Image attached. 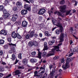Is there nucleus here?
<instances>
[{
	"mask_svg": "<svg viewBox=\"0 0 78 78\" xmlns=\"http://www.w3.org/2000/svg\"><path fill=\"white\" fill-rule=\"evenodd\" d=\"M28 23L26 21H23L22 23V25L23 27H27Z\"/></svg>",
	"mask_w": 78,
	"mask_h": 78,
	"instance_id": "nucleus-11",
	"label": "nucleus"
},
{
	"mask_svg": "<svg viewBox=\"0 0 78 78\" xmlns=\"http://www.w3.org/2000/svg\"><path fill=\"white\" fill-rule=\"evenodd\" d=\"M33 9L34 11H37V7H35Z\"/></svg>",
	"mask_w": 78,
	"mask_h": 78,
	"instance_id": "nucleus-63",
	"label": "nucleus"
},
{
	"mask_svg": "<svg viewBox=\"0 0 78 78\" xmlns=\"http://www.w3.org/2000/svg\"><path fill=\"white\" fill-rule=\"evenodd\" d=\"M59 58V56H55L54 57V59L55 60H57Z\"/></svg>",
	"mask_w": 78,
	"mask_h": 78,
	"instance_id": "nucleus-37",
	"label": "nucleus"
},
{
	"mask_svg": "<svg viewBox=\"0 0 78 78\" xmlns=\"http://www.w3.org/2000/svg\"><path fill=\"white\" fill-rule=\"evenodd\" d=\"M18 69H24V67L23 66H18Z\"/></svg>",
	"mask_w": 78,
	"mask_h": 78,
	"instance_id": "nucleus-29",
	"label": "nucleus"
},
{
	"mask_svg": "<svg viewBox=\"0 0 78 78\" xmlns=\"http://www.w3.org/2000/svg\"><path fill=\"white\" fill-rule=\"evenodd\" d=\"M13 50H14V48H13V49H12V50H10L9 51V53L10 54L11 53H13Z\"/></svg>",
	"mask_w": 78,
	"mask_h": 78,
	"instance_id": "nucleus-35",
	"label": "nucleus"
},
{
	"mask_svg": "<svg viewBox=\"0 0 78 78\" xmlns=\"http://www.w3.org/2000/svg\"><path fill=\"white\" fill-rule=\"evenodd\" d=\"M33 43V45H34V46H37V43L36 42H34Z\"/></svg>",
	"mask_w": 78,
	"mask_h": 78,
	"instance_id": "nucleus-40",
	"label": "nucleus"
},
{
	"mask_svg": "<svg viewBox=\"0 0 78 78\" xmlns=\"http://www.w3.org/2000/svg\"><path fill=\"white\" fill-rule=\"evenodd\" d=\"M18 9L16 7H14L12 8V10L14 11H16Z\"/></svg>",
	"mask_w": 78,
	"mask_h": 78,
	"instance_id": "nucleus-33",
	"label": "nucleus"
},
{
	"mask_svg": "<svg viewBox=\"0 0 78 78\" xmlns=\"http://www.w3.org/2000/svg\"><path fill=\"white\" fill-rule=\"evenodd\" d=\"M22 62L23 64H27V59H24L22 61Z\"/></svg>",
	"mask_w": 78,
	"mask_h": 78,
	"instance_id": "nucleus-24",
	"label": "nucleus"
},
{
	"mask_svg": "<svg viewBox=\"0 0 78 78\" xmlns=\"http://www.w3.org/2000/svg\"><path fill=\"white\" fill-rule=\"evenodd\" d=\"M34 30H33L30 33V37H33L34 36Z\"/></svg>",
	"mask_w": 78,
	"mask_h": 78,
	"instance_id": "nucleus-21",
	"label": "nucleus"
},
{
	"mask_svg": "<svg viewBox=\"0 0 78 78\" xmlns=\"http://www.w3.org/2000/svg\"><path fill=\"white\" fill-rule=\"evenodd\" d=\"M4 9V6L3 5H0V11H2Z\"/></svg>",
	"mask_w": 78,
	"mask_h": 78,
	"instance_id": "nucleus-34",
	"label": "nucleus"
},
{
	"mask_svg": "<svg viewBox=\"0 0 78 78\" xmlns=\"http://www.w3.org/2000/svg\"><path fill=\"white\" fill-rule=\"evenodd\" d=\"M30 61L31 63H34L37 62V60L35 58H32L30 59Z\"/></svg>",
	"mask_w": 78,
	"mask_h": 78,
	"instance_id": "nucleus-17",
	"label": "nucleus"
},
{
	"mask_svg": "<svg viewBox=\"0 0 78 78\" xmlns=\"http://www.w3.org/2000/svg\"><path fill=\"white\" fill-rule=\"evenodd\" d=\"M9 2V1L8 0H5V5H7Z\"/></svg>",
	"mask_w": 78,
	"mask_h": 78,
	"instance_id": "nucleus-45",
	"label": "nucleus"
},
{
	"mask_svg": "<svg viewBox=\"0 0 78 78\" xmlns=\"http://www.w3.org/2000/svg\"><path fill=\"white\" fill-rule=\"evenodd\" d=\"M70 30L71 31H73V27H71L70 28Z\"/></svg>",
	"mask_w": 78,
	"mask_h": 78,
	"instance_id": "nucleus-61",
	"label": "nucleus"
},
{
	"mask_svg": "<svg viewBox=\"0 0 78 78\" xmlns=\"http://www.w3.org/2000/svg\"><path fill=\"white\" fill-rule=\"evenodd\" d=\"M30 34H27L26 36H25V38L26 39H28L30 38Z\"/></svg>",
	"mask_w": 78,
	"mask_h": 78,
	"instance_id": "nucleus-32",
	"label": "nucleus"
},
{
	"mask_svg": "<svg viewBox=\"0 0 78 78\" xmlns=\"http://www.w3.org/2000/svg\"><path fill=\"white\" fill-rule=\"evenodd\" d=\"M45 36H51V35L50 34L48 31H45Z\"/></svg>",
	"mask_w": 78,
	"mask_h": 78,
	"instance_id": "nucleus-25",
	"label": "nucleus"
},
{
	"mask_svg": "<svg viewBox=\"0 0 78 78\" xmlns=\"http://www.w3.org/2000/svg\"><path fill=\"white\" fill-rule=\"evenodd\" d=\"M39 36L40 37H42V34L41 33H40L39 34Z\"/></svg>",
	"mask_w": 78,
	"mask_h": 78,
	"instance_id": "nucleus-58",
	"label": "nucleus"
},
{
	"mask_svg": "<svg viewBox=\"0 0 78 78\" xmlns=\"http://www.w3.org/2000/svg\"><path fill=\"white\" fill-rule=\"evenodd\" d=\"M19 73H20V71L19 70H16L15 72V75H19Z\"/></svg>",
	"mask_w": 78,
	"mask_h": 78,
	"instance_id": "nucleus-27",
	"label": "nucleus"
},
{
	"mask_svg": "<svg viewBox=\"0 0 78 78\" xmlns=\"http://www.w3.org/2000/svg\"><path fill=\"white\" fill-rule=\"evenodd\" d=\"M3 73H0V78H2L3 77Z\"/></svg>",
	"mask_w": 78,
	"mask_h": 78,
	"instance_id": "nucleus-53",
	"label": "nucleus"
},
{
	"mask_svg": "<svg viewBox=\"0 0 78 78\" xmlns=\"http://www.w3.org/2000/svg\"><path fill=\"white\" fill-rule=\"evenodd\" d=\"M56 70L55 69H52L51 72H52L54 73H55V72H56Z\"/></svg>",
	"mask_w": 78,
	"mask_h": 78,
	"instance_id": "nucleus-41",
	"label": "nucleus"
},
{
	"mask_svg": "<svg viewBox=\"0 0 78 78\" xmlns=\"http://www.w3.org/2000/svg\"><path fill=\"white\" fill-rule=\"evenodd\" d=\"M28 45L29 47H32L33 45V42L32 41L29 42Z\"/></svg>",
	"mask_w": 78,
	"mask_h": 78,
	"instance_id": "nucleus-20",
	"label": "nucleus"
},
{
	"mask_svg": "<svg viewBox=\"0 0 78 78\" xmlns=\"http://www.w3.org/2000/svg\"><path fill=\"white\" fill-rule=\"evenodd\" d=\"M10 76H11V74H10L8 76H7L6 77L7 78H9V77H10Z\"/></svg>",
	"mask_w": 78,
	"mask_h": 78,
	"instance_id": "nucleus-59",
	"label": "nucleus"
},
{
	"mask_svg": "<svg viewBox=\"0 0 78 78\" xmlns=\"http://www.w3.org/2000/svg\"><path fill=\"white\" fill-rule=\"evenodd\" d=\"M3 13H4V14H6V12H7L6 11V10L5 9H4L3 10Z\"/></svg>",
	"mask_w": 78,
	"mask_h": 78,
	"instance_id": "nucleus-49",
	"label": "nucleus"
},
{
	"mask_svg": "<svg viewBox=\"0 0 78 78\" xmlns=\"http://www.w3.org/2000/svg\"><path fill=\"white\" fill-rule=\"evenodd\" d=\"M45 12V9L44 8H42L39 10L38 11V14L41 15L44 14Z\"/></svg>",
	"mask_w": 78,
	"mask_h": 78,
	"instance_id": "nucleus-7",
	"label": "nucleus"
},
{
	"mask_svg": "<svg viewBox=\"0 0 78 78\" xmlns=\"http://www.w3.org/2000/svg\"><path fill=\"white\" fill-rule=\"evenodd\" d=\"M64 59L62 58L61 60V62H64Z\"/></svg>",
	"mask_w": 78,
	"mask_h": 78,
	"instance_id": "nucleus-62",
	"label": "nucleus"
},
{
	"mask_svg": "<svg viewBox=\"0 0 78 78\" xmlns=\"http://www.w3.org/2000/svg\"><path fill=\"white\" fill-rule=\"evenodd\" d=\"M54 48H53L51 49V52H52L53 53L55 52V51H56V49H59V47L58 46H54Z\"/></svg>",
	"mask_w": 78,
	"mask_h": 78,
	"instance_id": "nucleus-10",
	"label": "nucleus"
},
{
	"mask_svg": "<svg viewBox=\"0 0 78 78\" xmlns=\"http://www.w3.org/2000/svg\"><path fill=\"white\" fill-rule=\"evenodd\" d=\"M4 48H5V49H7V48H8V46L7 45H5L4 46Z\"/></svg>",
	"mask_w": 78,
	"mask_h": 78,
	"instance_id": "nucleus-56",
	"label": "nucleus"
},
{
	"mask_svg": "<svg viewBox=\"0 0 78 78\" xmlns=\"http://www.w3.org/2000/svg\"><path fill=\"white\" fill-rule=\"evenodd\" d=\"M21 13L23 15H25L27 13V11L26 10H23L21 11Z\"/></svg>",
	"mask_w": 78,
	"mask_h": 78,
	"instance_id": "nucleus-16",
	"label": "nucleus"
},
{
	"mask_svg": "<svg viewBox=\"0 0 78 78\" xmlns=\"http://www.w3.org/2000/svg\"><path fill=\"white\" fill-rule=\"evenodd\" d=\"M34 76H39V75H37V71H36L34 72Z\"/></svg>",
	"mask_w": 78,
	"mask_h": 78,
	"instance_id": "nucleus-28",
	"label": "nucleus"
},
{
	"mask_svg": "<svg viewBox=\"0 0 78 78\" xmlns=\"http://www.w3.org/2000/svg\"><path fill=\"white\" fill-rule=\"evenodd\" d=\"M73 52H77L78 51V47H76L73 49Z\"/></svg>",
	"mask_w": 78,
	"mask_h": 78,
	"instance_id": "nucleus-23",
	"label": "nucleus"
},
{
	"mask_svg": "<svg viewBox=\"0 0 78 78\" xmlns=\"http://www.w3.org/2000/svg\"><path fill=\"white\" fill-rule=\"evenodd\" d=\"M60 11L62 12H66V9L67 8L66 5H63L61 6L60 7Z\"/></svg>",
	"mask_w": 78,
	"mask_h": 78,
	"instance_id": "nucleus-3",
	"label": "nucleus"
},
{
	"mask_svg": "<svg viewBox=\"0 0 78 78\" xmlns=\"http://www.w3.org/2000/svg\"><path fill=\"white\" fill-rule=\"evenodd\" d=\"M39 19L40 20H42V17L41 16H39Z\"/></svg>",
	"mask_w": 78,
	"mask_h": 78,
	"instance_id": "nucleus-64",
	"label": "nucleus"
},
{
	"mask_svg": "<svg viewBox=\"0 0 78 78\" xmlns=\"http://www.w3.org/2000/svg\"><path fill=\"white\" fill-rule=\"evenodd\" d=\"M7 40L9 42H11V38H8L7 39Z\"/></svg>",
	"mask_w": 78,
	"mask_h": 78,
	"instance_id": "nucleus-51",
	"label": "nucleus"
},
{
	"mask_svg": "<svg viewBox=\"0 0 78 78\" xmlns=\"http://www.w3.org/2000/svg\"><path fill=\"white\" fill-rule=\"evenodd\" d=\"M18 58H20V59H22V54L20 53L19 54L18 56Z\"/></svg>",
	"mask_w": 78,
	"mask_h": 78,
	"instance_id": "nucleus-44",
	"label": "nucleus"
},
{
	"mask_svg": "<svg viewBox=\"0 0 78 78\" xmlns=\"http://www.w3.org/2000/svg\"><path fill=\"white\" fill-rule=\"evenodd\" d=\"M54 55V53H50L48 54V55H47V57H49V56H51L52 55Z\"/></svg>",
	"mask_w": 78,
	"mask_h": 78,
	"instance_id": "nucleus-30",
	"label": "nucleus"
},
{
	"mask_svg": "<svg viewBox=\"0 0 78 78\" xmlns=\"http://www.w3.org/2000/svg\"><path fill=\"white\" fill-rule=\"evenodd\" d=\"M62 19L60 17H58L56 20H52V22L54 25H56V26L59 27V31L60 33H62L63 31V27L62 26V24L60 23V21H62Z\"/></svg>",
	"mask_w": 78,
	"mask_h": 78,
	"instance_id": "nucleus-1",
	"label": "nucleus"
},
{
	"mask_svg": "<svg viewBox=\"0 0 78 78\" xmlns=\"http://www.w3.org/2000/svg\"><path fill=\"white\" fill-rule=\"evenodd\" d=\"M16 5L17 6H22V3L21 2H17L16 3Z\"/></svg>",
	"mask_w": 78,
	"mask_h": 78,
	"instance_id": "nucleus-31",
	"label": "nucleus"
},
{
	"mask_svg": "<svg viewBox=\"0 0 78 78\" xmlns=\"http://www.w3.org/2000/svg\"><path fill=\"white\" fill-rule=\"evenodd\" d=\"M3 51H0V55H3Z\"/></svg>",
	"mask_w": 78,
	"mask_h": 78,
	"instance_id": "nucleus-60",
	"label": "nucleus"
},
{
	"mask_svg": "<svg viewBox=\"0 0 78 78\" xmlns=\"http://www.w3.org/2000/svg\"><path fill=\"white\" fill-rule=\"evenodd\" d=\"M70 10L67 11L66 12V15H68L69 14H70Z\"/></svg>",
	"mask_w": 78,
	"mask_h": 78,
	"instance_id": "nucleus-50",
	"label": "nucleus"
},
{
	"mask_svg": "<svg viewBox=\"0 0 78 78\" xmlns=\"http://www.w3.org/2000/svg\"><path fill=\"white\" fill-rule=\"evenodd\" d=\"M64 3H65V1H64V0H62L60 2V3L61 5H64Z\"/></svg>",
	"mask_w": 78,
	"mask_h": 78,
	"instance_id": "nucleus-38",
	"label": "nucleus"
},
{
	"mask_svg": "<svg viewBox=\"0 0 78 78\" xmlns=\"http://www.w3.org/2000/svg\"><path fill=\"white\" fill-rule=\"evenodd\" d=\"M75 27L76 28H78V24L75 25Z\"/></svg>",
	"mask_w": 78,
	"mask_h": 78,
	"instance_id": "nucleus-54",
	"label": "nucleus"
},
{
	"mask_svg": "<svg viewBox=\"0 0 78 78\" xmlns=\"http://www.w3.org/2000/svg\"><path fill=\"white\" fill-rule=\"evenodd\" d=\"M54 13L55 14H57L58 16H61L62 17H63L64 16L63 14L61 12L59 11H56Z\"/></svg>",
	"mask_w": 78,
	"mask_h": 78,
	"instance_id": "nucleus-8",
	"label": "nucleus"
},
{
	"mask_svg": "<svg viewBox=\"0 0 78 78\" xmlns=\"http://www.w3.org/2000/svg\"><path fill=\"white\" fill-rule=\"evenodd\" d=\"M30 2L32 3H33L34 2V0H29Z\"/></svg>",
	"mask_w": 78,
	"mask_h": 78,
	"instance_id": "nucleus-57",
	"label": "nucleus"
},
{
	"mask_svg": "<svg viewBox=\"0 0 78 78\" xmlns=\"http://www.w3.org/2000/svg\"><path fill=\"white\" fill-rule=\"evenodd\" d=\"M17 34L16 33L14 32H12V36L13 38L15 39L17 37Z\"/></svg>",
	"mask_w": 78,
	"mask_h": 78,
	"instance_id": "nucleus-9",
	"label": "nucleus"
},
{
	"mask_svg": "<svg viewBox=\"0 0 78 78\" xmlns=\"http://www.w3.org/2000/svg\"><path fill=\"white\" fill-rule=\"evenodd\" d=\"M47 74L46 73H45L44 75V76H43V77H42V78H46V77H47Z\"/></svg>",
	"mask_w": 78,
	"mask_h": 78,
	"instance_id": "nucleus-42",
	"label": "nucleus"
},
{
	"mask_svg": "<svg viewBox=\"0 0 78 78\" xmlns=\"http://www.w3.org/2000/svg\"><path fill=\"white\" fill-rule=\"evenodd\" d=\"M54 73H52V72H51L50 74H49V76L50 78H53L54 77Z\"/></svg>",
	"mask_w": 78,
	"mask_h": 78,
	"instance_id": "nucleus-18",
	"label": "nucleus"
},
{
	"mask_svg": "<svg viewBox=\"0 0 78 78\" xmlns=\"http://www.w3.org/2000/svg\"><path fill=\"white\" fill-rule=\"evenodd\" d=\"M36 52L35 51L32 52L31 53V55H32V56H34L36 55Z\"/></svg>",
	"mask_w": 78,
	"mask_h": 78,
	"instance_id": "nucleus-46",
	"label": "nucleus"
},
{
	"mask_svg": "<svg viewBox=\"0 0 78 78\" xmlns=\"http://www.w3.org/2000/svg\"><path fill=\"white\" fill-rule=\"evenodd\" d=\"M5 42V41L3 40H0V44H4V42Z\"/></svg>",
	"mask_w": 78,
	"mask_h": 78,
	"instance_id": "nucleus-36",
	"label": "nucleus"
},
{
	"mask_svg": "<svg viewBox=\"0 0 78 78\" xmlns=\"http://www.w3.org/2000/svg\"><path fill=\"white\" fill-rule=\"evenodd\" d=\"M9 16V14L8 13H5L3 16L4 19H7Z\"/></svg>",
	"mask_w": 78,
	"mask_h": 78,
	"instance_id": "nucleus-15",
	"label": "nucleus"
},
{
	"mask_svg": "<svg viewBox=\"0 0 78 78\" xmlns=\"http://www.w3.org/2000/svg\"><path fill=\"white\" fill-rule=\"evenodd\" d=\"M55 42V40H53V41H50L48 42V44L49 45H53V43H54V42Z\"/></svg>",
	"mask_w": 78,
	"mask_h": 78,
	"instance_id": "nucleus-19",
	"label": "nucleus"
},
{
	"mask_svg": "<svg viewBox=\"0 0 78 78\" xmlns=\"http://www.w3.org/2000/svg\"><path fill=\"white\" fill-rule=\"evenodd\" d=\"M64 34L63 33H61L60 34V40L59 43H61V42H62L64 41Z\"/></svg>",
	"mask_w": 78,
	"mask_h": 78,
	"instance_id": "nucleus-5",
	"label": "nucleus"
},
{
	"mask_svg": "<svg viewBox=\"0 0 78 78\" xmlns=\"http://www.w3.org/2000/svg\"><path fill=\"white\" fill-rule=\"evenodd\" d=\"M17 38L18 39H22V37H21V36H20V35L19 34H17Z\"/></svg>",
	"mask_w": 78,
	"mask_h": 78,
	"instance_id": "nucleus-43",
	"label": "nucleus"
},
{
	"mask_svg": "<svg viewBox=\"0 0 78 78\" xmlns=\"http://www.w3.org/2000/svg\"><path fill=\"white\" fill-rule=\"evenodd\" d=\"M0 72H3L4 71V69L2 67H0Z\"/></svg>",
	"mask_w": 78,
	"mask_h": 78,
	"instance_id": "nucleus-48",
	"label": "nucleus"
},
{
	"mask_svg": "<svg viewBox=\"0 0 78 78\" xmlns=\"http://www.w3.org/2000/svg\"><path fill=\"white\" fill-rule=\"evenodd\" d=\"M24 2H27V3H30V2L28 0H23Z\"/></svg>",
	"mask_w": 78,
	"mask_h": 78,
	"instance_id": "nucleus-52",
	"label": "nucleus"
},
{
	"mask_svg": "<svg viewBox=\"0 0 78 78\" xmlns=\"http://www.w3.org/2000/svg\"><path fill=\"white\" fill-rule=\"evenodd\" d=\"M75 58V57H74L73 58H68L66 59V62L65 64V65H63L62 66L63 70H66V69H68V68L70 67V65L69 63L70 61H73V59H74Z\"/></svg>",
	"mask_w": 78,
	"mask_h": 78,
	"instance_id": "nucleus-2",
	"label": "nucleus"
},
{
	"mask_svg": "<svg viewBox=\"0 0 78 78\" xmlns=\"http://www.w3.org/2000/svg\"><path fill=\"white\" fill-rule=\"evenodd\" d=\"M73 55V52L71 53L69 55V57H70V56H72Z\"/></svg>",
	"mask_w": 78,
	"mask_h": 78,
	"instance_id": "nucleus-55",
	"label": "nucleus"
},
{
	"mask_svg": "<svg viewBox=\"0 0 78 78\" xmlns=\"http://www.w3.org/2000/svg\"><path fill=\"white\" fill-rule=\"evenodd\" d=\"M49 68L50 69V70H51V68H53V69H56V66L53 65H50Z\"/></svg>",
	"mask_w": 78,
	"mask_h": 78,
	"instance_id": "nucleus-22",
	"label": "nucleus"
},
{
	"mask_svg": "<svg viewBox=\"0 0 78 78\" xmlns=\"http://www.w3.org/2000/svg\"><path fill=\"white\" fill-rule=\"evenodd\" d=\"M24 8H25L28 11L31 10V8L28 6V5L27 4H25L24 6Z\"/></svg>",
	"mask_w": 78,
	"mask_h": 78,
	"instance_id": "nucleus-12",
	"label": "nucleus"
},
{
	"mask_svg": "<svg viewBox=\"0 0 78 78\" xmlns=\"http://www.w3.org/2000/svg\"><path fill=\"white\" fill-rule=\"evenodd\" d=\"M17 17H18V16L17 15V14H14L12 16V20L13 21V22H15V21L16 20V19Z\"/></svg>",
	"mask_w": 78,
	"mask_h": 78,
	"instance_id": "nucleus-6",
	"label": "nucleus"
},
{
	"mask_svg": "<svg viewBox=\"0 0 78 78\" xmlns=\"http://www.w3.org/2000/svg\"><path fill=\"white\" fill-rule=\"evenodd\" d=\"M12 58L11 59H12L13 61L15 60V59H16V56H15V55L14 54L12 55Z\"/></svg>",
	"mask_w": 78,
	"mask_h": 78,
	"instance_id": "nucleus-26",
	"label": "nucleus"
},
{
	"mask_svg": "<svg viewBox=\"0 0 78 78\" xmlns=\"http://www.w3.org/2000/svg\"><path fill=\"white\" fill-rule=\"evenodd\" d=\"M41 54L42 56H45V55H47V52H43L42 53L41 52H39L38 53L37 58H39V59H41Z\"/></svg>",
	"mask_w": 78,
	"mask_h": 78,
	"instance_id": "nucleus-4",
	"label": "nucleus"
},
{
	"mask_svg": "<svg viewBox=\"0 0 78 78\" xmlns=\"http://www.w3.org/2000/svg\"><path fill=\"white\" fill-rule=\"evenodd\" d=\"M9 45H11V46H15V47H16V44H12V43L9 44Z\"/></svg>",
	"mask_w": 78,
	"mask_h": 78,
	"instance_id": "nucleus-47",
	"label": "nucleus"
},
{
	"mask_svg": "<svg viewBox=\"0 0 78 78\" xmlns=\"http://www.w3.org/2000/svg\"><path fill=\"white\" fill-rule=\"evenodd\" d=\"M1 34H3V35H4L5 36L7 34V33H6V32L4 30H2L1 31Z\"/></svg>",
	"mask_w": 78,
	"mask_h": 78,
	"instance_id": "nucleus-14",
	"label": "nucleus"
},
{
	"mask_svg": "<svg viewBox=\"0 0 78 78\" xmlns=\"http://www.w3.org/2000/svg\"><path fill=\"white\" fill-rule=\"evenodd\" d=\"M55 33L56 34H59L60 33V32L59 30H56Z\"/></svg>",
	"mask_w": 78,
	"mask_h": 78,
	"instance_id": "nucleus-39",
	"label": "nucleus"
},
{
	"mask_svg": "<svg viewBox=\"0 0 78 78\" xmlns=\"http://www.w3.org/2000/svg\"><path fill=\"white\" fill-rule=\"evenodd\" d=\"M44 48L43 49V50L45 51L46 50H48V48L47 47V42H44Z\"/></svg>",
	"mask_w": 78,
	"mask_h": 78,
	"instance_id": "nucleus-13",
	"label": "nucleus"
}]
</instances>
